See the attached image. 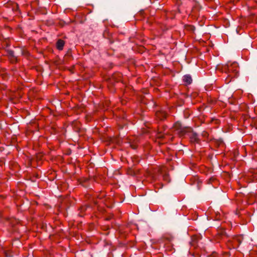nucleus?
I'll return each instance as SVG.
<instances>
[{
  "label": "nucleus",
  "mask_w": 257,
  "mask_h": 257,
  "mask_svg": "<svg viewBox=\"0 0 257 257\" xmlns=\"http://www.w3.org/2000/svg\"><path fill=\"white\" fill-rule=\"evenodd\" d=\"M156 115L160 119H163L166 117V113L164 112H158Z\"/></svg>",
  "instance_id": "obj_5"
},
{
  "label": "nucleus",
  "mask_w": 257,
  "mask_h": 257,
  "mask_svg": "<svg viewBox=\"0 0 257 257\" xmlns=\"http://www.w3.org/2000/svg\"><path fill=\"white\" fill-rule=\"evenodd\" d=\"M183 81L186 83V84H190L192 83V79L190 75H186L183 76Z\"/></svg>",
  "instance_id": "obj_4"
},
{
  "label": "nucleus",
  "mask_w": 257,
  "mask_h": 257,
  "mask_svg": "<svg viewBox=\"0 0 257 257\" xmlns=\"http://www.w3.org/2000/svg\"><path fill=\"white\" fill-rule=\"evenodd\" d=\"M164 136L162 135V134H158V138H164Z\"/></svg>",
  "instance_id": "obj_6"
},
{
  "label": "nucleus",
  "mask_w": 257,
  "mask_h": 257,
  "mask_svg": "<svg viewBox=\"0 0 257 257\" xmlns=\"http://www.w3.org/2000/svg\"><path fill=\"white\" fill-rule=\"evenodd\" d=\"M187 128L183 127L180 122H176L174 125V130L180 136L185 135Z\"/></svg>",
  "instance_id": "obj_2"
},
{
  "label": "nucleus",
  "mask_w": 257,
  "mask_h": 257,
  "mask_svg": "<svg viewBox=\"0 0 257 257\" xmlns=\"http://www.w3.org/2000/svg\"><path fill=\"white\" fill-rule=\"evenodd\" d=\"M64 41L62 40L59 39L56 43V47L59 50H62L64 46Z\"/></svg>",
  "instance_id": "obj_3"
},
{
  "label": "nucleus",
  "mask_w": 257,
  "mask_h": 257,
  "mask_svg": "<svg viewBox=\"0 0 257 257\" xmlns=\"http://www.w3.org/2000/svg\"><path fill=\"white\" fill-rule=\"evenodd\" d=\"M238 65L236 62L227 63L222 67V70L226 73L228 74V76L236 77L238 73Z\"/></svg>",
  "instance_id": "obj_1"
},
{
  "label": "nucleus",
  "mask_w": 257,
  "mask_h": 257,
  "mask_svg": "<svg viewBox=\"0 0 257 257\" xmlns=\"http://www.w3.org/2000/svg\"><path fill=\"white\" fill-rule=\"evenodd\" d=\"M10 54L12 56H14V53L12 51L10 52Z\"/></svg>",
  "instance_id": "obj_7"
}]
</instances>
